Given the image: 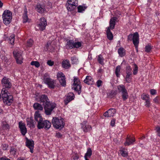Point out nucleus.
I'll return each mask as SVG.
<instances>
[{
    "instance_id": "9d476101",
    "label": "nucleus",
    "mask_w": 160,
    "mask_h": 160,
    "mask_svg": "<svg viewBox=\"0 0 160 160\" xmlns=\"http://www.w3.org/2000/svg\"><path fill=\"white\" fill-rule=\"evenodd\" d=\"M43 80L44 82L46 84L49 88L52 89L54 88L55 81L51 79L48 74L45 73L44 75Z\"/></svg>"
},
{
    "instance_id": "20e7f679",
    "label": "nucleus",
    "mask_w": 160,
    "mask_h": 160,
    "mask_svg": "<svg viewBox=\"0 0 160 160\" xmlns=\"http://www.w3.org/2000/svg\"><path fill=\"white\" fill-rule=\"evenodd\" d=\"M52 122L53 127L56 129H61L65 125L64 119L61 117H53Z\"/></svg>"
},
{
    "instance_id": "dca6fc26",
    "label": "nucleus",
    "mask_w": 160,
    "mask_h": 160,
    "mask_svg": "<svg viewBox=\"0 0 160 160\" xmlns=\"http://www.w3.org/2000/svg\"><path fill=\"white\" fill-rule=\"evenodd\" d=\"M36 11L39 13H42L46 11L45 6L44 4L38 3L35 7Z\"/></svg>"
},
{
    "instance_id": "8fccbe9b",
    "label": "nucleus",
    "mask_w": 160,
    "mask_h": 160,
    "mask_svg": "<svg viewBox=\"0 0 160 160\" xmlns=\"http://www.w3.org/2000/svg\"><path fill=\"white\" fill-rule=\"evenodd\" d=\"M8 145L7 144L3 143L2 145V149L3 150H7V148H8Z\"/></svg>"
},
{
    "instance_id": "49530a36",
    "label": "nucleus",
    "mask_w": 160,
    "mask_h": 160,
    "mask_svg": "<svg viewBox=\"0 0 160 160\" xmlns=\"http://www.w3.org/2000/svg\"><path fill=\"white\" fill-rule=\"evenodd\" d=\"M138 67L136 64H134V68L133 70V73L134 75L137 74L138 72Z\"/></svg>"
},
{
    "instance_id": "6e6d98bb",
    "label": "nucleus",
    "mask_w": 160,
    "mask_h": 160,
    "mask_svg": "<svg viewBox=\"0 0 160 160\" xmlns=\"http://www.w3.org/2000/svg\"><path fill=\"white\" fill-rule=\"evenodd\" d=\"M47 63L49 66H52L53 65L54 62L51 60H49L47 61Z\"/></svg>"
},
{
    "instance_id": "5fc2aeb1",
    "label": "nucleus",
    "mask_w": 160,
    "mask_h": 160,
    "mask_svg": "<svg viewBox=\"0 0 160 160\" xmlns=\"http://www.w3.org/2000/svg\"><path fill=\"white\" fill-rule=\"evenodd\" d=\"M102 81L100 80H98L96 82L97 87H99L100 86H101L102 85Z\"/></svg>"
},
{
    "instance_id": "6e6552de",
    "label": "nucleus",
    "mask_w": 160,
    "mask_h": 160,
    "mask_svg": "<svg viewBox=\"0 0 160 160\" xmlns=\"http://www.w3.org/2000/svg\"><path fill=\"white\" fill-rule=\"evenodd\" d=\"M117 89L119 92L121 93V96L123 101H126L128 98V95L127 89L123 84L117 86Z\"/></svg>"
},
{
    "instance_id": "e433bc0d",
    "label": "nucleus",
    "mask_w": 160,
    "mask_h": 160,
    "mask_svg": "<svg viewBox=\"0 0 160 160\" xmlns=\"http://www.w3.org/2000/svg\"><path fill=\"white\" fill-rule=\"evenodd\" d=\"M13 53L14 57L15 58H17L22 56V53L21 52H16V51H13Z\"/></svg>"
},
{
    "instance_id": "774afa93",
    "label": "nucleus",
    "mask_w": 160,
    "mask_h": 160,
    "mask_svg": "<svg viewBox=\"0 0 160 160\" xmlns=\"http://www.w3.org/2000/svg\"><path fill=\"white\" fill-rule=\"evenodd\" d=\"M3 3L0 1V8H2L3 6Z\"/></svg>"
},
{
    "instance_id": "4468645a",
    "label": "nucleus",
    "mask_w": 160,
    "mask_h": 160,
    "mask_svg": "<svg viewBox=\"0 0 160 160\" xmlns=\"http://www.w3.org/2000/svg\"><path fill=\"white\" fill-rule=\"evenodd\" d=\"M18 127L22 134L23 136H25L27 132V129L25 124L22 121H20L18 123Z\"/></svg>"
},
{
    "instance_id": "72a5a7b5",
    "label": "nucleus",
    "mask_w": 160,
    "mask_h": 160,
    "mask_svg": "<svg viewBox=\"0 0 160 160\" xmlns=\"http://www.w3.org/2000/svg\"><path fill=\"white\" fill-rule=\"evenodd\" d=\"M104 58L102 55L100 54L98 56L97 61L99 64L102 65H103L104 64Z\"/></svg>"
},
{
    "instance_id": "c9c22d12",
    "label": "nucleus",
    "mask_w": 160,
    "mask_h": 160,
    "mask_svg": "<svg viewBox=\"0 0 160 160\" xmlns=\"http://www.w3.org/2000/svg\"><path fill=\"white\" fill-rule=\"evenodd\" d=\"M9 151L11 154L15 156L16 154L17 150L16 148H14V147H11Z\"/></svg>"
},
{
    "instance_id": "13d9d810",
    "label": "nucleus",
    "mask_w": 160,
    "mask_h": 160,
    "mask_svg": "<svg viewBox=\"0 0 160 160\" xmlns=\"http://www.w3.org/2000/svg\"><path fill=\"white\" fill-rule=\"evenodd\" d=\"M160 100V98L159 97H157L154 99L153 101L155 103H158L159 102Z\"/></svg>"
},
{
    "instance_id": "603ef678",
    "label": "nucleus",
    "mask_w": 160,
    "mask_h": 160,
    "mask_svg": "<svg viewBox=\"0 0 160 160\" xmlns=\"http://www.w3.org/2000/svg\"><path fill=\"white\" fill-rule=\"evenodd\" d=\"M155 130L157 132V135L160 137V126H157L156 127Z\"/></svg>"
},
{
    "instance_id": "393cba45",
    "label": "nucleus",
    "mask_w": 160,
    "mask_h": 160,
    "mask_svg": "<svg viewBox=\"0 0 160 160\" xmlns=\"http://www.w3.org/2000/svg\"><path fill=\"white\" fill-rule=\"evenodd\" d=\"M83 81L88 85H91L93 84V79L91 76H87Z\"/></svg>"
},
{
    "instance_id": "473e14b6",
    "label": "nucleus",
    "mask_w": 160,
    "mask_h": 160,
    "mask_svg": "<svg viewBox=\"0 0 160 160\" xmlns=\"http://www.w3.org/2000/svg\"><path fill=\"white\" fill-rule=\"evenodd\" d=\"M15 35L12 34L9 37L8 39V42L12 45H14V43Z\"/></svg>"
},
{
    "instance_id": "ddd939ff",
    "label": "nucleus",
    "mask_w": 160,
    "mask_h": 160,
    "mask_svg": "<svg viewBox=\"0 0 160 160\" xmlns=\"http://www.w3.org/2000/svg\"><path fill=\"white\" fill-rule=\"evenodd\" d=\"M47 25L46 19L42 17L40 18V22L39 24H37V26L39 28L40 30L43 31L45 29Z\"/></svg>"
},
{
    "instance_id": "338daca9",
    "label": "nucleus",
    "mask_w": 160,
    "mask_h": 160,
    "mask_svg": "<svg viewBox=\"0 0 160 160\" xmlns=\"http://www.w3.org/2000/svg\"><path fill=\"white\" fill-rule=\"evenodd\" d=\"M127 75L126 77L127 78H132L131 76L132 75V73H126Z\"/></svg>"
},
{
    "instance_id": "e2e57ef3",
    "label": "nucleus",
    "mask_w": 160,
    "mask_h": 160,
    "mask_svg": "<svg viewBox=\"0 0 160 160\" xmlns=\"http://www.w3.org/2000/svg\"><path fill=\"white\" fill-rule=\"evenodd\" d=\"M79 158V157L77 153H75L73 159L74 160L78 159Z\"/></svg>"
},
{
    "instance_id": "412c9836",
    "label": "nucleus",
    "mask_w": 160,
    "mask_h": 160,
    "mask_svg": "<svg viewBox=\"0 0 160 160\" xmlns=\"http://www.w3.org/2000/svg\"><path fill=\"white\" fill-rule=\"evenodd\" d=\"M117 19V18L116 17H113L109 21V27L107 28V29H109L110 30L111 29H113L115 25V22Z\"/></svg>"
},
{
    "instance_id": "cd10ccee",
    "label": "nucleus",
    "mask_w": 160,
    "mask_h": 160,
    "mask_svg": "<svg viewBox=\"0 0 160 160\" xmlns=\"http://www.w3.org/2000/svg\"><path fill=\"white\" fill-rule=\"evenodd\" d=\"M106 32L107 38L109 40H112L113 39V36L111 30L109 29H107L106 31Z\"/></svg>"
},
{
    "instance_id": "c03bdc74",
    "label": "nucleus",
    "mask_w": 160,
    "mask_h": 160,
    "mask_svg": "<svg viewBox=\"0 0 160 160\" xmlns=\"http://www.w3.org/2000/svg\"><path fill=\"white\" fill-rule=\"evenodd\" d=\"M32 66H34L37 68H38L40 65V63L38 62L37 61H32L30 63Z\"/></svg>"
},
{
    "instance_id": "6ab92c4d",
    "label": "nucleus",
    "mask_w": 160,
    "mask_h": 160,
    "mask_svg": "<svg viewBox=\"0 0 160 160\" xmlns=\"http://www.w3.org/2000/svg\"><path fill=\"white\" fill-rule=\"evenodd\" d=\"M81 128L85 132H89L92 129L91 126L87 124L86 121H83L81 124Z\"/></svg>"
},
{
    "instance_id": "aec40b11",
    "label": "nucleus",
    "mask_w": 160,
    "mask_h": 160,
    "mask_svg": "<svg viewBox=\"0 0 160 160\" xmlns=\"http://www.w3.org/2000/svg\"><path fill=\"white\" fill-rule=\"evenodd\" d=\"M75 96L73 93H68L67 95L66 98L64 100L65 104L67 105L69 102L73 100Z\"/></svg>"
},
{
    "instance_id": "f03ea898",
    "label": "nucleus",
    "mask_w": 160,
    "mask_h": 160,
    "mask_svg": "<svg viewBox=\"0 0 160 160\" xmlns=\"http://www.w3.org/2000/svg\"><path fill=\"white\" fill-rule=\"evenodd\" d=\"M34 116L35 120L38 122V128L41 129L44 128L47 130L50 128L51 126V122L47 120H44L38 111H36L35 112Z\"/></svg>"
},
{
    "instance_id": "3c124183",
    "label": "nucleus",
    "mask_w": 160,
    "mask_h": 160,
    "mask_svg": "<svg viewBox=\"0 0 160 160\" xmlns=\"http://www.w3.org/2000/svg\"><path fill=\"white\" fill-rule=\"evenodd\" d=\"M145 106L147 107H149L150 106V98H147L146 100H145Z\"/></svg>"
},
{
    "instance_id": "7ed1b4c3",
    "label": "nucleus",
    "mask_w": 160,
    "mask_h": 160,
    "mask_svg": "<svg viewBox=\"0 0 160 160\" xmlns=\"http://www.w3.org/2000/svg\"><path fill=\"white\" fill-rule=\"evenodd\" d=\"M127 41H132L136 49L137 52L138 51V47L139 42V35L138 33L136 32L133 34H129L128 36Z\"/></svg>"
},
{
    "instance_id": "79ce46f5",
    "label": "nucleus",
    "mask_w": 160,
    "mask_h": 160,
    "mask_svg": "<svg viewBox=\"0 0 160 160\" xmlns=\"http://www.w3.org/2000/svg\"><path fill=\"white\" fill-rule=\"evenodd\" d=\"M16 62L18 64H21L23 62V58L22 56L19 58H15Z\"/></svg>"
},
{
    "instance_id": "f704fd0d",
    "label": "nucleus",
    "mask_w": 160,
    "mask_h": 160,
    "mask_svg": "<svg viewBox=\"0 0 160 160\" xmlns=\"http://www.w3.org/2000/svg\"><path fill=\"white\" fill-rule=\"evenodd\" d=\"M87 8V7L82 5L78 6L77 12L79 13H83L85 10Z\"/></svg>"
},
{
    "instance_id": "c85d7f7f",
    "label": "nucleus",
    "mask_w": 160,
    "mask_h": 160,
    "mask_svg": "<svg viewBox=\"0 0 160 160\" xmlns=\"http://www.w3.org/2000/svg\"><path fill=\"white\" fill-rule=\"evenodd\" d=\"M118 53L121 57H123L125 55V50L122 47L120 48L118 50Z\"/></svg>"
},
{
    "instance_id": "f3484780",
    "label": "nucleus",
    "mask_w": 160,
    "mask_h": 160,
    "mask_svg": "<svg viewBox=\"0 0 160 160\" xmlns=\"http://www.w3.org/2000/svg\"><path fill=\"white\" fill-rule=\"evenodd\" d=\"M116 112V110L115 109L111 108L105 112L103 114V116L107 118L113 117L114 116Z\"/></svg>"
},
{
    "instance_id": "39448f33",
    "label": "nucleus",
    "mask_w": 160,
    "mask_h": 160,
    "mask_svg": "<svg viewBox=\"0 0 160 160\" xmlns=\"http://www.w3.org/2000/svg\"><path fill=\"white\" fill-rule=\"evenodd\" d=\"M78 5V0H67L65 7L68 11H74Z\"/></svg>"
},
{
    "instance_id": "4d7b16f0",
    "label": "nucleus",
    "mask_w": 160,
    "mask_h": 160,
    "mask_svg": "<svg viewBox=\"0 0 160 160\" xmlns=\"http://www.w3.org/2000/svg\"><path fill=\"white\" fill-rule=\"evenodd\" d=\"M150 91L151 94L152 95H154L156 94L157 92L154 89H151L150 90Z\"/></svg>"
},
{
    "instance_id": "f8f14e48",
    "label": "nucleus",
    "mask_w": 160,
    "mask_h": 160,
    "mask_svg": "<svg viewBox=\"0 0 160 160\" xmlns=\"http://www.w3.org/2000/svg\"><path fill=\"white\" fill-rule=\"evenodd\" d=\"M26 142H25L26 146L30 149L31 153L33 152V148H34V143L32 139H29L27 138H25Z\"/></svg>"
},
{
    "instance_id": "864d4df0",
    "label": "nucleus",
    "mask_w": 160,
    "mask_h": 160,
    "mask_svg": "<svg viewBox=\"0 0 160 160\" xmlns=\"http://www.w3.org/2000/svg\"><path fill=\"white\" fill-rule=\"evenodd\" d=\"M115 122L116 119L115 118H113L111 120L110 124L112 127H113L114 126H115Z\"/></svg>"
},
{
    "instance_id": "2f4dec72",
    "label": "nucleus",
    "mask_w": 160,
    "mask_h": 160,
    "mask_svg": "<svg viewBox=\"0 0 160 160\" xmlns=\"http://www.w3.org/2000/svg\"><path fill=\"white\" fill-rule=\"evenodd\" d=\"M121 69V66L120 65L117 66L115 70V73L117 77L119 78L120 75V71Z\"/></svg>"
},
{
    "instance_id": "a18cd8bd",
    "label": "nucleus",
    "mask_w": 160,
    "mask_h": 160,
    "mask_svg": "<svg viewBox=\"0 0 160 160\" xmlns=\"http://www.w3.org/2000/svg\"><path fill=\"white\" fill-rule=\"evenodd\" d=\"M8 90H6V88H2L1 91V93L2 95V97H3L4 96H7V95H8Z\"/></svg>"
},
{
    "instance_id": "052dcab7",
    "label": "nucleus",
    "mask_w": 160,
    "mask_h": 160,
    "mask_svg": "<svg viewBox=\"0 0 160 160\" xmlns=\"http://www.w3.org/2000/svg\"><path fill=\"white\" fill-rule=\"evenodd\" d=\"M116 15L118 16L119 17L121 14V12L120 11L117 10L115 12Z\"/></svg>"
},
{
    "instance_id": "c756f323",
    "label": "nucleus",
    "mask_w": 160,
    "mask_h": 160,
    "mask_svg": "<svg viewBox=\"0 0 160 160\" xmlns=\"http://www.w3.org/2000/svg\"><path fill=\"white\" fill-rule=\"evenodd\" d=\"M117 94L116 90H112L107 94L108 96L110 98H112L116 96Z\"/></svg>"
},
{
    "instance_id": "ea45409f",
    "label": "nucleus",
    "mask_w": 160,
    "mask_h": 160,
    "mask_svg": "<svg viewBox=\"0 0 160 160\" xmlns=\"http://www.w3.org/2000/svg\"><path fill=\"white\" fill-rule=\"evenodd\" d=\"M152 46L148 44L145 47V51L147 53H149L150 52L151 50L152 49Z\"/></svg>"
},
{
    "instance_id": "680f3d73",
    "label": "nucleus",
    "mask_w": 160,
    "mask_h": 160,
    "mask_svg": "<svg viewBox=\"0 0 160 160\" xmlns=\"http://www.w3.org/2000/svg\"><path fill=\"white\" fill-rule=\"evenodd\" d=\"M132 78H127L126 77L125 78V80L127 82V83H130L132 80Z\"/></svg>"
},
{
    "instance_id": "a211bd4d",
    "label": "nucleus",
    "mask_w": 160,
    "mask_h": 160,
    "mask_svg": "<svg viewBox=\"0 0 160 160\" xmlns=\"http://www.w3.org/2000/svg\"><path fill=\"white\" fill-rule=\"evenodd\" d=\"M2 83L3 87L6 88H10L12 86V83L6 77L3 78L2 80Z\"/></svg>"
},
{
    "instance_id": "0e129e2a",
    "label": "nucleus",
    "mask_w": 160,
    "mask_h": 160,
    "mask_svg": "<svg viewBox=\"0 0 160 160\" xmlns=\"http://www.w3.org/2000/svg\"><path fill=\"white\" fill-rule=\"evenodd\" d=\"M0 160H11L10 159L6 158V157H2L0 158Z\"/></svg>"
},
{
    "instance_id": "37998d69",
    "label": "nucleus",
    "mask_w": 160,
    "mask_h": 160,
    "mask_svg": "<svg viewBox=\"0 0 160 160\" xmlns=\"http://www.w3.org/2000/svg\"><path fill=\"white\" fill-rule=\"evenodd\" d=\"M33 40L32 39H30L27 41L26 45L28 47H31L33 45Z\"/></svg>"
},
{
    "instance_id": "5701e85b",
    "label": "nucleus",
    "mask_w": 160,
    "mask_h": 160,
    "mask_svg": "<svg viewBox=\"0 0 160 160\" xmlns=\"http://www.w3.org/2000/svg\"><path fill=\"white\" fill-rule=\"evenodd\" d=\"M27 125H28L30 128H34L35 127L33 118L31 117L28 118L26 119Z\"/></svg>"
},
{
    "instance_id": "1a4fd4ad",
    "label": "nucleus",
    "mask_w": 160,
    "mask_h": 160,
    "mask_svg": "<svg viewBox=\"0 0 160 160\" xmlns=\"http://www.w3.org/2000/svg\"><path fill=\"white\" fill-rule=\"evenodd\" d=\"M72 88L74 89L80 94L81 92L82 86L79 79L76 77H74L73 83L72 85Z\"/></svg>"
},
{
    "instance_id": "9b49d317",
    "label": "nucleus",
    "mask_w": 160,
    "mask_h": 160,
    "mask_svg": "<svg viewBox=\"0 0 160 160\" xmlns=\"http://www.w3.org/2000/svg\"><path fill=\"white\" fill-rule=\"evenodd\" d=\"M57 77L60 85L62 86L65 87L66 84V78L63 73L61 72H58L57 74Z\"/></svg>"
},
{
    "instance_id": "4c0bfd02",
    "label": "nucleus",
    "mask_w": 160,
    "mask_h": 160,
    "mask_svg": "<svg viewBox=\"0 0 160 160\" xmlns=\"http://www.w3.org/2000/svg\"><path fill=\"white\" fill-rule=\"evenodd\" d=\"M23 22L26 23L28 21V18L27 15V11H24V13L22 16Z\"/></svg>"
},
{
    "instance_id": "58836bf2",
    "label": "nucleus",
    "mask_w": 160,
    "mask_h": 160,
    "mask_svg": "<svg viewBox=\"0 0 160 160\" xmlns=\"http://www.w3.org/2000/svg\"><path fill=\"white\" fill-rule=\"evenodd\" d=\"M2 127L4 130H7L10 128L9 125L7 123L6 121L2 122Z\"/></svg>"
},
{
    "instance_id": "09e8293b",
    "label": "nucleus",
    "mask_w": 160,
    "mask_h": 160,
    "mask_svg": "<svg viewBox=\"0 0 160 160\" xmlns=\"http://www.w3.org/2000/svg\"><path fill=\"white\" fill-rule=\"evenodd\" d=\"M141 98L142 99L145 101L146 100L147 98H150V97L149 95L148 94H143L142 95Z\"/></svg>"
},
{
    "instance_id": "4be33fe9",
    "label": "nucleus",
    "mask_w": 160,
    "mask_h": 160,
    "mask_svg": "<svg viewBox=\"0 0 160 160\" xmlns=\"http://www.w3.org/2000/svg\"><path fill=\"white\" fill-rule=\"evenodd\" d=\"M135 141V138L134 137H127L126 138V141L124 143L125 146H129L133 144Z\"/></svg>"
},
{
    "instance_id": "bb28decb",
    "label": "nucleus",
    "mask_w": 160,
    "mask_h": 160,
    "mask_svg": "<svg viewBox=\"0 0 160 160\" xmlns=\"http://www.w3.org/2000/svg\"><path fill=\"white\" fill-rule=\"evenodd\" d=\"M33 107L35 110H37V111L39 112V111H42L43 109L42 106L40 104L37 102L34 104Z\"/></svg>"
},
{
    "instance_id": "a878e982",
    "label": "nucleus",
    "mask_w": 160,
    "mask_h": 160,
    "mask_svg": "<svg viewBox=\"0 0 160 160\" xmlns=\"http://www.w3.org/2000/svg\"><path fill=\"white\" fill-rule=\"evenodd\" d=\"M62 68L65 69H68L71 67L69 61L68 60H63L62 63Z\"/></svg>"
},
{
    "instance_id": "de8ad7c7",
    "label": "nucleus",
    "mask_w": 160,
    "mask_h": 160,
    "mask_svg": "<svg viewBox=\"0 0 160 160\" xmlns=\"http://www.w3.org/2000/svg\"><path fill=\"white\" fill-rule=\"evenodd\" d=\"M132 69L130 66L128 65L126 67V73H132Z\"/></svg>"
},
{
    "instance_id": "69168bd1",
    "label": "nucleus",
    "mask_w": 160,
    "mask_h": 160,
    "mask_svg": "<svg viewBox=\"0 0 160 160\" xmlns=\"http://www.w3.org/2000/svg\"><path fill=\"white\" fill-rule=\"evenodd\" d=\"M71 60L72 61H74L75 62H76L77 61L78 59H77L75 57H73L71 58Z\"/></svg>"
},
{
    "instance_id": "0eeeda50",
    "label": "nucleus",
    "mask_w": 160,
    "mask_h": 160,
    "mask_svg": "<svg viewBox=\"0 0 160 160\" xmlns=\"http://www.w3.org/2000/svg\"><path fill=\"white\" fill-rule=\"evenodd\" d=\"M67 42L66 43V48L67 49H72L73 48H78L82 46V43L80 42H74L72 40H67Z\"/></svg>"
},
{
    "instance_id": "bf43d9fd",
    "label": "nucleus",
    "mask_w": 160,
    "mask_h": 160,
    "mask_svg": "<svg viewBox=\"0 0 160 160\" xmlns=\"http://www.w3.org/2000/svg\"><path fill=\"white\" fill-rule=\"evenodd\" d=\"M56 137L58 138H61L62 137V135L60 132H58L56 133Z\"/></svg>"
},
{
    "instance_id": "7c9ffc66",
    "label": "nucleus",
    "mask_w": 160,
    "mask_h": 160,
    "mask_svg": "<svg viewBox=\"0 0 160 160\" xmlns=\"http://www.w3.org/2000/svg\"><path fill=\"white\" fill-rule=\"evenodd\" d=\"M92 152L91 148H88L87 152L85 154L84 158H90L92 155Z\"/></svg>"
},
{
    "instance_id": "a19ab883",
    "label": "nucleus",
    "mask_w": 160,
    "mask_h": 160,
    "mask_svg": "<svg viewBox=\"0 0 160 160\" xmlns=\"http://www.w3.org/2000/svg\"><path fill=\"white\" fill-rule=\"evenodd\" d=\"M51 42L50 41H49L48 42L47 44L45 45V47H44V50L45 51H47L49 49H51Z\"/></svg>"
},
{
    "instance_id": "b1692460",
    "label": "nucleus",
    "mask_w": 160,
    "mask_h": 160,
    "mask_svg": "<svg viewBox=\"0 0 160 160\" xmlns=\"http://www.w3.org/2000/svg\"><path fill=\"white\" fill-rule=\"evenodd\" d=\"M127 149L121 147L120 148L119 152L121 155L123 157H127L128 156V152Z\"/></svg>"
},
{
    "instance_id": "2eb2a0df",
    "label": "nucleus",
    "mask_w": 160,
    "mask_h": 160,
    "mask_svg": "<svg viewBox=\"0 0 160 160\" xmlns=\"http://www.w3.org/2000/svg\"><path fill=\"white\" fill-rule=\"evenodd\" d=\"M2 98L4 103L8 105H10L13 101V97L11 95H8Z\"/></svg>"
},
{
    "instance_id": "423d86ee",
    "label": "nucleus",
    "mask_w": 160,
    "mask_h": 160,
    "mask_svg": "<svg viewBox=\"0 0 160 160\" xmlns=\"http://www.w3.org/2000/svg\"><path fill=\"white\" fill-rule=\"evenodd\" d=\"M3 23L7 25L9 24L12 19V12L9 10H6L2 15Z\"/></svg>"
},
{
    "instance_id": "f257e3e1",
    "label": "nucleus",
    "mask_w": 160,
    "mask_h": 160,
    "mask_svg": "<svg viewBox=\"0 0 160 160\" xmlns=\"http://www.w3.org/2000/svg\"><path fill=\"white\" fill-rule=\"evenodd\" d=\"M39 102L42 103L45 110V112L47 115H50L53 109L56 107V104L54 103H50L47 95L42 94L39 97Z\"/></svg>"
}]
</instances>
